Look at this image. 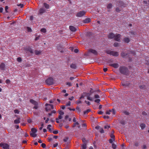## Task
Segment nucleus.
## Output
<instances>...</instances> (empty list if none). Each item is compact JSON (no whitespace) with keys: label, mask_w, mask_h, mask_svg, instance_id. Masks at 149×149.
<instances>
[{"label":"nucleus","mask_w":149,"mask_h":149,"mask_svg":"<svg viewBox=\"0 0 149 149\" xmlns=\"http://www.w3.org/2000/svg\"><path fill=\"white\" fill-rule=\"evenodd\" d=\"M83 94H85L84 95L86 96L87 97V99L90 101H92V98H91L90 97L91 95V93L86 92L83 93Z\"/></svg>","instance_id":"0eeeda50"},{"label":"nucleus","mask_w":149,"mask_h":149,"mask_svg":"<svg viewBox=\"0 0 149 149\" xmlns=\"http://www.w3.org/2000/svg\"><path fill=\"white\" fill-rule=\"evenodd\" d=\"M91 111V109H87L86 110V111H85L84 112V115L86 114V113H88V112H90V111Z\"/></svg>","instance_id":"bb28decb"},{"label":"nucleus","mask_w":149,"mask_h":149,"mask_svg":"<svg viewBox=\"0 0 149 149\" xmlns=\"http://www.w3.org/2000/svg\"><path fill=\"white\" fill-rule=\"evenodd\" d=\"M10 81L9 79H7L6 81V83L7 84H9L10 83Z\"/></svg>","instance_id":"c9c22d12"},{"label":"nucleus","mask_w":149,"mask_h":149,"mask_svg":"<svg viewBox=\"0 0 149 149\" xmlns=\"http://www.w3.org/2000/svg\"><path fill=\"white\" fill-rule=\"evenodd\" d=\"M45 106L46 107L45 109L47 111H48L50 110L51 109H54L53 105L52 104H46Z\"/></svg>","instance_id":"20e7f679"},{"label":"nucleus","mask_w":149,"mask_h":149,"mask_svg":"<svg viewBox=\"0 0 149 149\" xmlns=\"http://www.w3.org/2000/svg\"><path fill=\"white\" fill-rule=\"evenodd\" d=\"M85 94H83V93L81 95V97H80L79 99H81L82 98H84V96H85L84 95Z\"/></svg>","instance_id":"5fc2aeb1"},{"label":"nucleus","mask_w":149,"mask_h":149,"mask_svg":"<svg viewBox=\"0 0 149 149\" xmlns=\"http://www.w3.org/2000/svg\"><path fill=\"white\" fill-rule=\"evenodd\" d=\"M69 29L70 30L73 32L77 30V29L72 26H69Z\"/></svg>","instance_id":"dca6fc26"},{"label":"nucleus","mask_w":149,"mask_h":149,"mask_svg":"<svg viewBox=\"0 0 149 149\" xmlns=\"http://www.w3.org/2000/svg\"><path fill=\"white\" fill-rule=\"evenodd\" d=\"M0 69L2 70H4L5 69V65L4 63H2L0 65Z\"/></svg>","instance_id":"4468645a"},{"label":"nucleus","mask_w":149,"mask_h":149,"mask_svg":"<svg viewBox=\"0 0 149 149\" xmlns=\"http://www.w3.org/2000/svg\"><path fill=\"white\" fill-rule=\"evenodd\" d=\"M0 146L4 149H10L9 146L6 143H1L0 144Z\"/></svg>","instance_id":"423d86ee"},{"label":"nucleus","mask_w":149,"mask_h":149,"mask_svg":"<svg viewBox=\"0 0 149 149\" xmlns=\"http://www.w3.org/2000/svg\"><path fill=\"white\" fill-rule=\"evenodd\" d=\"M41 53V52L40 51L38 50H35V53L36 55H39Z\"/></svg>","instance_id":"5701e85b"},{"label":"nucleus","mask_w":149,"mask_h":149,"mask_svg":"<svg viewBox=\"0 0 149 149\" xmlns=\"http://www.w3.org/2000/svg\"><path fill=\"white\" fill-rule=\"evenodd\" d=\"M70 67L72 69H75L77 68L76 65L74 63H72L70 65Z\"/></svg>","instance_id":"6ab92c4d"},{"label":"nucleus","mask_w":149,"mask_h":149,"mask_svg":"<svg viewBox=\"0 0 149 149\" xmlns=\"http://www.w3.org/2000/svg\"><path fill=\"white\" fill-rule=\"evenodd\" d=\"M91 21V19L89 18H86L84 20L83 22L84 23H89Z\"/></svg>","instance_id":"f3484780"},{"label":"nucleus","mask_w":149,"mask_h":149,"mask_svg":"<svg viewBox=\"0 0 149 149\" xmlns=\"http://www.w3.org/2000/svg\"><path fill=\"white\" fill-rule=\"evenodd\" d=\"M116 12H119L120 11V10L118 8H116Z\"/></svg>","instance_id":"052dcab7"},{"label":"nucleus","mask_w":149,"mask_h":149,"mask_svg":"<svg viewBox=\"0 0 149 149\" xmlns=\"http://www.w3.org/2000/svg\"><path fill=\"white\" fill-rule=\"evenodd\" d=\"M24 49L26 51L29 52L31 53H33L32 49L29 46L25 47Z\"/></svg>","instance_id":"f8f14e48"},{"label":"nucleus","mask_w":149,"mask_h":149,"mask_svg":"<svg viewBox=\"0 0 149 149\" xmlns=\"http://www.w3.org/2000/svg\"><path fill=\"white\" fill-rule=\"evenodd\" d=\"M103 118L104 119H109V116H103Z\"/></svg>","instance_id":"6e6d98bb"},{"label":"nucleus","mask_w":149,"mask_h":149,"mask_svg":"<svg viewBox=\"0 0 149 149\" xmlns=\"http://www.w3.org/2000/svg\"><path fill=\"white\" fill-rule=\"evenodd\" d=\"M112 5L111 3H109L108 4L107 6V8L108 9H110L112 8Z\"/></svg>","instance_id":"393cba45"},{"label":"nucleus","mask_w":149,"mask_h":149,"mask_svg":"<svg viewBox=\"0 0 149 149\" xmlns=\"http://www.w3.org/2000/svg\"><path fill=\"white\" fill-rule=\"evenodd\" d=\"M14 122L15 124H17V123H19L18 119L15 120L14 121Z\"/></svg>","instance_id":"de8ad7c7"},{"label":"nucleus","mask_w":149,"mask_h":149,"mask_svg":"<svg viewBox=\"0 0 149 149\" xmlns=\"http://www.w3.org/2000/svg\"><path fill=\"white\" fill-rule=\"evenodd\" d=\"M66 84L68 85L69 86H72V84L70 82H67Z\"/></svg>","instance_id":"4d7b16f0"},{"label":"nucleus","mask_w":149,"mask_h":149,"mask_svg":"<svg viewBox=\"0 0 149 149\" xmlns=\"http://www.w3.org/2000/svg\"><path fill=\"white\" fill-rule=\"evenodd\" d=\"M111 138L112 139H113V140H114V137H115V136L113 134H111Z\"/></svg>","instance_id":"bf43d9fd"},{"label":"nucleus","mask_w":149,"mask_h":149,"mask_svg":"<svg viewBox=\"0 0 149 149\" xmlns=\"http://www.w3.org/2000/svg\"><path fill=\"white\" fill-rule=\"evenodd\" d=\"M45 12L46 10L44 8H41L40 9L39 11V13L38 15H42Z\"/></svg>","instance_id":"9b49d317"},{"label":"nucleus","mask_w":149,"mask_h":149,"mask_svg":"<svg viewBox=\"0 0 149 149\" xmlns=\"http://www.w3.org/2000/svg\"><path fill=\"white\" fill-rule=\"evenodd\" d=\"M74 98V97L73 96H72L70 97L69 98V100H72Z\"/></svg>","instance_id":"0e129e2a"},{"label":"nucleus","mask_w":149,"mask_h":149,"mask_svg":"<svg viewBox=\"0 0 149 149\" xmlns=\"http://www.w3.org/2000/svg\"><path fill=\"white\" fill-rule=\"evenodd\" d=\"M112 148L113 149H115L116 148V144L114 143H112Z\"/></svg>","instance_id":"72a5a7b5"},{"label":"nucleus","mask_w":149,"mask_h":149,"mask_svg":"<svg viewBox=\"0 0 149 149\" xmlns=\"http://www.w3.org/2000/svg\"><path fill=\"white\" fill-rule=\"evenodd\" d=\"M111 66L115 68H117L119 66L118 64V63H113L110 64Z\"/></svg>","instance_id":"a211bd4d"},{"label":"nucleus","mask_w":149,"mask_h":149,"mask_svg":"<svg viewBox=\"0 0 149 149\" xmlns=\"http://www.w3.org/2000/svg\"><path fill=\"white\" fill-rule=\"evenodd\" d=\"M37 132V130L34 128H33L31 129V132H30V135L33 137H35L37 136V134L36 133Z\"/></svg>","instance_id":"7ed1b4c3"},{"label":"nucleus","mask_w":149,"mask_h":149,"mask_svg":"<svg viewBox=\"0 0 149 149\" xmlns=\"http://www.w3.org/2000/svg\"><path fill=\"white\" fill-rule=\"evenodd\" d=\"M58 145V143H56L55 144H54L53 145V147L54 148H55Z\"/></svg>","instance_id":"13d9d810"},{"label":"nucleus","mask_w":149,"mask_h":149,"mask_svg":"<svg viewBox=\"0 0 149 149\" xmlns=\"http://www.w3.org/2000/svg\"><path fill=\"white\" fill-rule=\"evenodd\" d=\"M134 145L136 147H137L139 146V143L137 142H136L134 143Z\"/></svg>","instance_id":"680f3d73"},{"label":"nucleus","mask_w":149,"mask_h":149,"mask_svg":"<svg viewBox=\"0 0 149 149\" xmlns=\"http://www.w3.org/2000/svg\"><path fill=\"white\" fill-rule=\"evenodd\" d=\"M140 126L142 129H143L145 127V124L143 123L141 124Z\"/></svg>","instance_id":"c85d7f7f"},{"label":"nucleus","mask_w":149,"mask_h":149,"mask_svg":"<svg viewBox=\"0 0 149 149\" xmlns=\"http://www.w3.org/2000/svg\"><path fill=\"white\" fill-rule=\"evenodd\" d=\"M122 86H123L127 87L129 86L130 83L127 82V81H123L121 82Z\"/></svg>","instance_id":"ddd939ff"},{"label":"nucleus","mask_w":149,"mask_h":149,"mask_svg":"<svg viewBox=\"0 0 149 149\" xmlns=\"http://www.w3.org/2000/svg\"><path fill=\"white\" fill-rule=\"evenodd\" d=\"M8 6H6L5 7V10L6 13H8Z\"/></svg>","instance_id":"4c0bfd02"},{"label":"nucleus","mask_w":149,"mask_h":149,"mask_svg":"<svg viewBox=\"0 0 149 149\" xmlns=\"http://www.w3.org/2000/svg\"><path fill=\"white\" fill-rule=\"evenodd\" d=\"M100 132L101 133H104V131L102 128H101L100 129Z\"/></svg>","instance_id":"ea45409f"},{"label":"nucleus","mask_w":149,"mask_h":149,"mask_svg":"<svg viewBox=\"0 0 149 149\" xmlns=\"http://www.w3.org/2000/svg\"><path fill=\"white\" fill-rule=\"evenodd\" d=\"M86 144L85 143L82 144L81 148L82 149H86Z\"/></svg>","instance_id":"4be33fe9"},{"label":"nucleus","mask_w":149,"mask_h":149,"mask_svg":"<svg viewBox=\"0 0 149 149\" xmlns=\"http://www.w3.org/2000/svg\"><path fill=\"white\" fill-rule=\"evenodd\" d=\"M71 105V102L70 101H69L66 104V106H70Z\"/></svg>","instance_id":"c03bdc74"},{"label":"nucleus","mask_w":149,"mask_h":149,"mask_svg":"<svg viewBox=\"0 0 149 149\" xmlns=\"http://www.w3.org/2000/svg\"><path fill=\"white\" fill-rule=\"evenodd\" d=\"M76 109L78 113H80L81 112V110L79 107H77L76 108Z\"/></svg>","instance_id":"c756f323"},{"label":"nucleus","mask_w":149,"mask_h":149,"mask_svg":"<svg viewBox=\"0 0 149 149\" xmlns=\"http://www.w3.org/2000/svg\"><path fill=\"white\" fill-rule=\"evenodd\" d=\"M27 31L28 32H31L32 31V30H31V28H29V27H27Z\"/></svg>","instance_id":"09e8293b"},{"label":"nucleus","mask_w":149,"mask_h":149,"mask_svg":"<svg viewBox=\"0 0 149 149\" xmlns=\"http://www.w3.org/2000/svg\"><path fill=\"white\" fill-rule=\"evenodd\" d=\"M115 35L113 33H111L109 35L108 37L110 38H114Z\"/></svg>","instance_id":"aec40b11"},{"label":"nucleus","mask_w":149,"mask_h":149,"mask_svg":"<svg viewBox=\"0 0 149 149\" xmlns=\"http://www.w3.org/2000/svg\"><path fill=\"white\" fill-rule=\"evenodd\" d=\"M82 102V101L81 100H78L77 101L76 104H79L80 103H81Z\"/></svg>","instance_id":"603ef678"},{"label":"nucleus","mask_w":149,"mask_h":149,"mask_svg":"<svg viewBox=\"0 0 149 149\" xmlns=\"http://www.w3.org/2000/svg\"><path fill=\"white\" fill-rule=\"evenodd\" d=\"M107 54L111 55L114 56H118L119 55L118 53V52L111 51H108L106 52Z\"/></svg>","instance_id":"f03ea898"},{"label":"nucleus","mask_w":149,"mask_h":149,"mask_svg":"<svg viewBox=\"0 0 149 149\" xmlns=\"http://www.w3.org/2000/svg\"><path fill=\"white\" fill-rule=\"evenodd\" d=\"M86 35L88 37H90L92 35V33L90 32H87Z\"/></svg>","instance_id":"7c9ffc66"},{"label":"nucleus","mask_w":149,"mask_h":149,"mask_svg":"<svg viewBox=\"0 0 149 149\" xmlns=\"http://www.w3.org/2000/svg\"><path fill=\"white\" fill-rule=\"evenodd\" d=\"M111 113H112L113 115H115L116 113V111L114 109H112L109 110L108 111H107L106 112L107 114H110Z\"/></svg>","instance_id":"1a4fd4ad"},{"label":"nucleus","mask_w":149,"mask_h":149,"mask_svg":"<svg viewBox=\"0 0 149 149\" xmlns=\"http://www.w3.org/2000/svg\"><path fill=\"white\" fill-rule=\"evenodd\" d=\"M48 139L49 141H51L52 140V138L50 137H48Z\"/></svg>","instance_id":"338daca9"},{"label":"nucleus","mask_w":149,"mask_h":149,"mask_svg":"<svg viewBox=\"0 0 149 149\" xmlns=\"http://www.w3.org/2000/svg\"><path fill=\"white\" fill-rule=\"evenodd\" d=\"M85 102L88 105H90V102L89 101H87L85 100Z\"/></svg>","instance_id":"8fccbe9b"},{"label":"nucleus","mask_w":149,"mask_h":149,"mask_svg":"<svg viewBox=\"0 0 149 149\" xmlns=\"http://www.w3.org/2000/svg\"><path fill=\"white\" fill-rule=\"evenodd\" d=\"M30 102L34 104L36 102L33 100H30Z\"/></svg>","instance_id":"e2e57ef3"},{"label":"nucleus","mask_w":149,"mask_h":149,"mask_svg":"<svg viewBox=\"0 0 149 149\" xmlns=\"http://www.w3.org/2000/svg\"><path fill=\"white\" fill-rule=\"evenodd\" d=\"M24 6V5L23 4H19V8H23Z\"/></svg>","instance_id":"37998d69"},{"label":"nucleus","mask_w":149,"mask_h":149,"mask_svg":"<svg viewBox=\"0 0 149 149\" xmlns=\"http://www.w3.org/2000/svg\"><path fill=\"white\" fill-rule=\"evenodd\" d=\"M41 146L43 148H45L46 147V144L44 143H42L41 144Z\"/></svg>","instance_id":"58836bf2"},{"label":"nucleus","mask_w":149,"mask_h":149,"mask_svg":"<svg viewBox=\"0 0 149 149\" xmlns=\"http://www.w3.org/2000/svg\"><path fill=\"white\" fill-rule=\"evenodd\" d=\"M139 87L141 89H144L146 88V86L144 85H142L140 86Z\"/></svg>","instance_id":"cd10ccee"},{"label":"nucleus","mask_w":149,"mask_h":149,"mask_svg":"<svg viewBox=\"0 0 149 149\" xmlns=\"http://www.w3.org/2000/svg\"><path fill=\"white\" fill-rule=\"evenodd\" d=\"M53 133L55 134H56L58 133V131L57 130H55L53 131Z\"/></svg>","instance_id":"864d4df0"},{"label":"nucleus","mask_w":149,"mask_h":149,"mask_svg":"<svg viewBox=\"0 0 149 149\" xmlns=\"http://www.w3.org/2000/svg\"><path fill=\"white\" fill-rule=\"evenodd\" d=\"M121 35L120 34H117L116 35H115L114 37V39L118 41H119L120 40Z\"/></svg>","instance_id":"9d476101"},{"label":"nucleus","mask_w":149,"mask_h":149,"mask_svg":"<svg viewBox=\"0 0 149 149\" xmlns=\"http://www.w3.org/2000/svg\"><path fill=\"white\" fill-rule=\"evenodd\" d=\"M79 50L77 49H75L74 50V52L75 53H77L78 52Z\"/></svg>","instance_id":"774afa93"},{"label":"nucleus","mask_w":149,"mask_h":149,"mask_svg":"<svg viewBox=\"0 0 149 149\" xmlns=\"http://www.w3.org/2000/svg\"><path fill=\"white\" fill-rule=\"evenodd\" d=\"M40 31L44 33H45L46 32V30L45 28H42L41 29Z\"/></svg>","instance_id":"2f4dec72"},{"label":"nucleus","mask_w":149,"mask_h":149,"mask_svg":"<svg viewBox=\"0 0 149 149\" xmlns=\"http://www.w3.org/2000/svg\"><path fill=\"white\" fill-rule=\"evenodd\" d=\"M44 5L45 7L47 9H48L49 8V5L46 3H44Z\"/></svg>","instance_id":"a878e982"},{"label":"nucleus","mask_w":149,"mask_h":149,"mask_svg":"<svg viewBox=\"0 0 149 149\" xmlns=\"http://www.w3.org/2000/svg\"><path fill=\"white\" fill-rule=\"evenodd\" d=\"M113 45L115 47H117L118 46V43L117 42H115L114 43Z\"/></svg>","instance_id":"3c124183"},{"label":"nucleus","mask_w":149,"mask_h":149,"mask_svg":"<svg viewBox=\"0 0 149 149\" xmlns=\"http://www.w3.org/2000/svg\"><path fill=\"white\" fill-rule=\"evenodd\" d=\"M100 100L99 99H97L95 100V102L97 103H99Z\"/></svg>","instance_id":"f704fd0d"},{"label":"nucleus","mask_w":149,"mask_h":149,"mask_svg":"<svg viewBox=\"0 0 149 149\" xmlns=\"http://www.w3.org/2000/svg\"><path fill=\"white\" fill-rule=\"evenodd\" d=\"M142 149H146V146L145 145H144L142 146Z\"/></svg>","instance_id":"69168bd1"},{"label":"nucleus","mask_w":149,"mask_h":149,"mask_svg":"<svg viewBox=\"0 0 149 149\" xmlns=\"http://www.w3.org/2000/svg\"><path fill=\"white\" fill-rule=\"evenodd\" d=\"M45 82L47 84L51 85L53 83V79L52 77H49L46 80Z\"/></svg>","instance_id":"39448f33"},{"label":"nucleus","mask_w":149,"mask_h":149,"mask_svg":"<svg viewBox=\"0 0 149 149\" xmlns=\"http://www.w3.org/2000/svg\"><path fill=\"white\" fill-rule=\"evenodd\" d=\"M68 139V137H65L63 139V141L65 142H66Z\"/></svg>","instance_id":"49530a36"},{"label":"nucleus","mask_w":149,"mask_h":149,"mask_svg":"<svg viewBox=\"0 0 149 149\" xmlns=\"http://www.w3.org/2000/svg\"><path fill=\"white\" fill-rule=\"evenodd\" d=\"M94 97L95 98H100V96L98 95H94Z\"/></svg>","instance_id":"a19ab883"},{"label":"nucleus","mask_w":149,"mask_h":149,"mask_svg":"<svg viewBox=\"0 0 149 149\" xmlns=\"http://www.w3.org/2000/svg\"><path fill=\"white\" fill-rule=\"evenodd\" d=\"M59 114L61 115H63L64 114V112L62 111H60L59 113Z\"/></svg>","instance_id":"a18cd8bd"},{"label":"nucleus","mask_w":149,"mask_h":149,"mask_svg":"<svg viewBox=\"0 0 149 149\" xmlns=\"http://www.w3.org/2000/svg\"><path fill=\"white\" fill-rule=\"evenodd\" d=\"M79 124V123L78 122H76L75 123H74L72 127H74L78 125Z\"/></svg>","instance_id":"473e14b6"},{"label":"nucleus","mask_w":149,"mask_h":149,"mask_svg":"<svg viewBox=\"0 0 149 149\" xmlns=\"http://www.w3.org/2000/svg\"><path fill=\"white\" fill-rule=\"evenodd\" d=\"M124 41L125 42L128 43L130 41V40L129 38H126L124 39Z\"/></svg>","instance_id":"b1692460"},{"label":"nucleus","mask_w":149,"mask_h":149,"mask_svg":"<svg viewBox=\"0 0 149 149\" xmlns=\"http://www.w3.org/2000/svg\"><path fill=\"white\" fill-rule=\"evenodd\" d=\"M120 72L125 75H128L129 74V71L128 68L125 66H121L119 68Z\"/></svg>","instance_id":"f257e3e1"},{"label":"nucleus","mask_w":149,"mask_h":149,"mask_svg":"<svg viewBox=\"0 0 149 149\" xmlns=\"http://www.w3.org/2000/svg\"><path fill=\"white\" fill-rule=\"evenodd\" d=\"M86 12L83 11H81L78 12L76 15L77 17H81L85 14Z\"/></svg>","instance_id":"6e6552de"},{"label":"nucleus","mask_w":149,"mask_h":149,"mask_svg":"<svg viewBox=\"0 0 149 149\" xmlns=\"http://www.w3.org/2000/svg\"><path fill=\"white\" fill-rule=\"evenodd\" d=\"M82 141L83 142V143H86V144H87L88 142L84 138L82 139Z\"/></svg>","instance_id":"e433bc0d"},{"label":"nucleus","mask_w":149,"mask_h":149,"mask_svg":"<svg viewBox=\"0 0 149 149\" xmlns=\"http://www.w3.org/2000/svg\"><path fill=\"white\" fill-rule=\"evenodd\" d=\"M128 53H126L124 52H122L121 53V56L123 57H125L127 55Z\"/></svg>","instance_id":"412c9836"},{"label":"nucleus","mask_w":149,"mask_h":149,"mask_svg":"<svg viewBox=\"0 0 149 149\" xmlns=\"http://www.w3.org/2000/svg\"><path fill=\"white\" fill-rule=\"evenodd\" d=\"M110 127V125H106L104 127V128L105 129H108Z\"/></svg>","instance_id":"79ce46f5"},{"label":"nucleus","mask_w":149,"mask_h":149,"mask_svg":"<svg viewBox=\"0 0 149 149\" xmlns=\"http://www.w3.org/2000/svg\"><path fill=\"white\" fill-rule=\"evenodd\" d=\"M89 52L93 54L94 55H96L97 54V51L96 50L93 49H90L89 50Z\"/></svg>","instance_id":"2eb2a0df"}]
</instances>
